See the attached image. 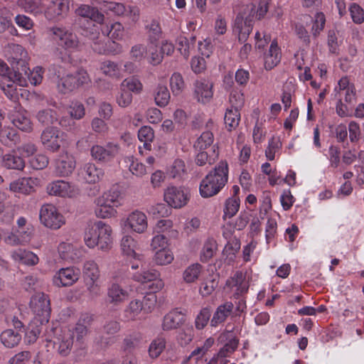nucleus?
Returning <instances> with one entry per match:
<instances>
[{
	"label": "nucleus",
	"instance_id": "e2e57ef3",
	"mask_svg": "<svg viewBox=\"0 0 364 364\" xmlns=\"http://www.w3.org/2000/svg\"><path fill=\"white\" fill-rule=\"evenodd\" d=\"M42 327L39 321L35 322L34 319L32 320L26 333V339L28 343H34L36 341L42 331Z\"/></svg>",
	"mask_w": 364,
	"mask_h": 364
},
{
	"label": "nucleus",
	"instance_id": "1a4fd4ad",
	"mask_svg": "<svg viewBox=\"0 0 364 364\" xmlns=\"http://www.w3.org/2000/svg\"><path fill=\"white\" fill-rule=\"evenodd\" d=\"M41 179L37 177H24L12 181L9 190L14 193L29 195L35 192L36 188L41 186Z\"/></svg>",
	"mask_w": 364,
	"mask_h": 364
},
{
	"label": "nucleus",
	"instance_id": "ddd939ff",
	"mask_svg": "<svg viewBox=\"0 0 364 364\" xmlns=\"http://www.w3.org/2000/svg\"><path fill=\"white\" fill-rule=\"evenodd\" d=\"M46 190L47 193L50 196L63 198L73 197L77 194V190L74 186L63 180H58L50 183L48 185Z\"/></svg>",
	"mask_w": 364,
	"mask_h": 364
},
{
	"label": "nucleus",
	"instance_id": "393cba45",
	"mask_svg": "<svg viewBox=\"0 0 364 364\" xmlns=\"http://www.w3.org/2000/svg\"><path fill=\"white\" fill-rule=\"evenodd\" d=\"M32 232V228L18 229L8 236L6 242L11 245H25L31 241Z\"/></svg>",
	"mask_w": 364,
	"mask_h": 364
},
{
	"label": "nucleus",
	"instance_id": "b1692460",
	"mask_svg": "<svg viewBox=\"0 0 364 364\" xmlns=\"http://www.w3.org/2000/svg\"><path fill=\"white\" fill-rule=\"evenodd\" d=\"M80 174L87 183H95L103 177L104 171L95 164L87 163L81 168Z\"/></svg>",
	"mask_w": 364,
	"mask_h": 364
},
{
	"label": "nucleus",
	"instance_id": "338daca9",
	"mask_svg": "<svg viewBox=\"0 0 364 364\" xmlns=\"http://www.w3.org/2000/svg\"><path fill=\"white\" fill-rule=\"evenodd\" d=\"M121 87L129 92L134 93H140L143 89L141 82L136 78L129 77L124 80L121 84Z\"/></svg>",
	"mask_w": 364,
	"mask_h": 364
},
{
	"label": "nucleus",
	"instance_id": "774afa93",
	"mask_svg": "<svg viewBox=\"0 0 364 364\" xmlns=\"http://www.w3.org/2000/svg\"><path fill=\"white\" fill-rule=\"evenodd\" d=\"M127 161L130 163L129 168L133 175L141 177L146 174V168L142 163L134 160L133 157H127Z\"/></svg>",
	"mask_w": 364,
	"mask_h": 364
},
{
	"label": "nucleus",
	"instance_id": "6e6552de",
	"mask_svg": "<svg viewBox=\"0 0 364 364\" xmlns=\"http://www.w3.org/2000/svg\"><path fill=\"white\" fill-rule=\"evenodd\" d=\"M335 98L342 99L348 105H355L356 102V92L355 86L350 82L348 77H341L338 85L335 87Z\"/></svg>",
	"mask_w": 364,
	"mask_h": 364
},
{
	"label": "nucleus",
	"instance_id": "2f4dec72",
	"mask_svg": "<svg viewBox=\"0 0 364 364\" xmlns=\"http://www.w3.org/2000/svg\"><path fill=\"white\" fill-rule=\"evenodd\" d=\"M12 258L17 262L27 265H35L38 262L36 255L30 251L18 249L11 253Z\"/></svg>",
	"mask_w": 364,
	"mask_h": 364
},
{
	"label": "nucleus",
	"instance_id": "9d476101",
	"mask_svg": "<svg viewBox=\"0 0 364 364\" xmlns=\"http://www.w3.org/2000/svg\"><path fill=\"white\" fill-rule=\"evenodd\" d=\"M124 225L132 232L142 234L148 228L147 216L144 212L135 210L127 215Z\"/></svg>",
	"mask_w": 364,
	"mask_h": 364
},
{
	"label": "nucleus",
	"instance_id": "7c9ffc66",
	"mask_svg": "<svg viewBox=\"0 0 364 364\" xmlns=\"http://www.w3.org/2000/svg\"><path fill=\"white\" fill-rule=\"evenodd\" d=\"M99 221L88 225L85 229L84 240L87 247L93 248L99 247Z\"/></svg>",
	"mask_w": 364,
	"mask_h": 364
},
{
	"label": "nucleus",
	"instance_id": "a878e982",
	"mask_svg": "<svg viewBox=\"0 0 364 364\" xmlns=\"http://www.w3.org/2000/svg\"><path fill=\"white\" fill-rule=\"evenodd\" d=\"M281 53L276 40H274L268 52L264 55V68L266 70H272L280 62Z\"/></svg>",
	"mask_w": 364,
	"mask_h": 364
},
{
	"label": "nucleus",
	"instance_id": "473e14b6",
	"mask_svg": "<svg viewBox=\"0 0 364 364\" xmlns=\"http://www.w3.org/2000/svg\"><path fill=\"white\" fill-rule=\"evenodd\" d=\"M12 122L14 126L23 132L32 130V123L25 111L16 112L12 117Z\"/></svg>",
	"mask_w": 364,
	"mask_h": 364
},
{
	"label": "nucleus",
	"instance_id": "7ed1b4c3",
	"mask_svg": "<svg viewBox=\"0 0 364 364\" xmlns=\"http://www.w3.org/2000/svg\"><path fill=\"white\" fill-rule=\"evenodd\" d=\"M48 34L59 46L65 50H74L78 47L77 36L65 28L53 26L48 29Z\"/></svg>",
	"mask_w": 364,
	"mask_h": 364
},
{
	"label": "nucleus",
	"instance_id": "c03bdc74",
	"mask_svg": "<svg viewBox=\"0 0 364 364\" xmlns=\"http://www.w3.org/2000/svg\"><path fill=\"white\" fill-rule=\"evenodd\" d=\"M254 114L256 117V122L252 132V137L254 142L258 144L264 139L265 136V133L263 131L265 119L259 118V112L257 110L254 111Z\"/></svg>",
	"mask_w": 364,
	"mask_h": 364
},
{
	"label": "nucleus",
	"instance_id": "79ce46f5",
	"mask_svg": "<svg viewBox=\"0 0 364 364\" xmlns=\"http://www.w3.org/2000/svg\"><path fill=\"white\" fill-rule=\"evenodd\" d=\"M214 135L213 132L207 130L203 132L194 144L196 150L202 151L212 147L214 144Z\"/></svg>",
	"mask_w": 364,
	"mask_h": 364
},
{
	"label": "nucleus",
	"instance_id": "e433bc0d",
	"mask_svg": "<svg viewBox=\"0 0 364 364\" xmlns=\"http://www.w3.org/2000/svg\"><path fill=\"white\" fill-rule=\"evenodd\" d=\"M99 4L100 11L107 14L111 12L117 16H122L127 12L126 7L121 3L103 1Z\"/></svg>",
	"mask_w": 364,
	"mask_h": 364
},
{
	"label": "nucleus",
	"instance_id": "423d86ee",
	"mask_svg": "<svg viewBox=\"0 0 364 364\" xmlns=\"http://www.w3.org/2000/svg\"><path fill=\"white\" fill-rule=\"evenodd\" d=\"M15 85L21 87L27 85V80L21 73L14 72L13 77H4L0 79V86L5 95L11 100L16 101L18 99V91Z\"/></svg>",
	"mask_w": 364,
	"mask_h": 364
},
{
	"label": "nucleus",
	"instance_id": "aec40b11",
	"mask_svg": "<svg viewBox=\"0 0 364 364\" xmlns=\"http://www.w3.org/2000/svg\"><path fill=\"white\" fill-rule=\"evenodd\" d=\"M233 31L237 33L239 41H246L252 31L251 20L245 19L241 15L238 14L235 19Z\"/></svg>",
	"mask_w": 364,
	"mask_h": 364
},
{
	"label": "nucleus",
	"instance_id": "cd10ccee",
	"mask_svg": "<svg viewBox=\"0 0 364 364\" xmlns=\"http://www.w3.org/2000/svg\"><path fill=\"white\" fill-rule=\"evenodd\" d=\"M226 284L230 287H236V294L241 295L247 293L249 289V282L246 279V276L242 272H237L235 275L229 279Z\"/></svg>",
	"mask_w": 364,
	"mask_h": 364
},
{
	"label": "nucleus",
	"instance_id": "8fccbe9b",
	"mask_svg": "<svg viewBox=\"0 0 364 364\" xmlns=\"http://www.w3.org/2000/svg\"><path fill=\"white\" fill-rule=\"evenodd\" d=\"M170 92L166 85H159L156 89L154 100L157 105L165 107L170 100Z\"/></svg>",
	"mask_w": 364,
	"mask_h": 364
},
{
	"label": "nucleus",
	"instance_id": "4c0bfd02",
	"mask_svg": "<svg viewBox=\"0 0 364 364\" xmlns=\"http://www.w3.org/2000/svg\"><path fill=\"white\" fill-rule=\"evenodd\" d=\"M82 273L85 280H99L100 277L99 267L93 260H89L84 263Z\"/></svg>",
	"mask_w": 364,
	"mask_h": 364
},
{
	"label": "nucleus",
	"instance_id": "37998d69",
	"mask_svg": "<svg viewBox=\"0 0 364 364\" xmlns=\"http://www.w3.org/2000/svg\"><path fill=\"white\" fill-rule=\"evenodd\" d=\"M139 139L144 142V146L147 150H151V143L154 139V132L149 126H144L141 127L138 132Z\"/></svg>",
	"mask_w": 364,
	"mask_h": 364
},
{
	"label": "nucleus",
	"instance_id": "ea45409f",
	"mask_svg": "<svg viewBox=\"0 0 364 364\" xmlns=\"http://www.w3.org/2000/svg\"><path fill=\"white\" fill-rule=\"evenodd\" d=\"M19 141V136L16 129L4 127L0 130V141L7 146H11Z\"/></svg>",
	"mask_w": 364,
	"mask_h": 364
},
{
	"label": "nucleus",
	"instance_id": "6ab92c4d",
	"mask_svg": "<svg viewBox=\"0 0 364 364\" xmlns=\"http://www.w3.org/2000/svg\"><path fill=\"white\" fill-rule=\"evenodd\" d=\"M55 347L60 355H66L70 351L73 343V334L69 330H64L53 341Z\"/></svg>",
	"mask_w": 364,
	"mask_h": 364
},
{
	"label": "nucleus",
	"instance_id": "bb28decb",
	"mask_svg": "<svg viewBox=\"0 0 364 364\" xmlns=\"http://www.w3.org/2000/svg\"><path fill=\"white\" fill-rule=\"evenodd\" d=\"M219 156L218 147L213 145L209 151H199L196 156V164L198 166H202L205 164H213L218 159Z\"/></svg>",
	"mask_w": 364,
	"mask_h": 364
},
{
	"label": "nucleus",
	"instance_id": "f704fd0d",
	"mask_svg": "<svg viewBox=\"0 0 364 364\" xmlns=\"http://www.w3.org/2000/svg\"><path fill=\"white\" fill-rule=\"evenodd\" d=\"M2 166L8 169L23 170L25 167V162L19 156L6 154L3 156Z\"/></svg>",
	"mask_w": 364,
	"mask_h": 364
},
{
	"label": "nucleus",
	"instance_id": "c9c22d12",
	"mask_svg": "<svg viewBox=\"0 0 364 364\" xmlns=\"http://www.w3.org/2000/svg\"><path fill=\"white\" fill-rule=\"evenodd\" d=\"M96 208H95V215L98 218H108L114 216L117 211L114 209V206L105 203L103 200L97 198L95 200Z\"/></svg>",
	"mask_w": 364,
	"mask_h": 364
},
{
	"label": "nucleus",
	"instance_id": "2eb2a0df",
	"mask_svg": "<svg viewBox=\"0 0 364 364\" xmlns=\"http://www.w3.org/2000/svg\"><path fill=\"white\" fill-rule=\"evenodd\" d=\"M97 3V1H92V5L81 4L76 9L75 13L81 17L88 18L98 23H102L105 20V16L102 11H100V6H95Z\"/></svg>",
	"mask_w": 364,
	"mask_h": 364
},
{
	"label": "nucleus",
	"instance_id": "f8f14e48",
	"mask_svg": "<svg viewBox=\"0 0 364 364\" xmlns=\"http://www.w3.org/2000/svg\"><path fill=\"white\" fill-rule=\"evenodd\" d=\"M76 162L73 155L67 151L60 154L55 162V171L59 176H68L75 168Z\"/></svg>",
	"mask_w": 364,
	"mask_h": 364
},
{
	"label": "nucleus",
	"instance_id": "4468645a",
	"mask_svg": "<svg viewBox=\"0 0 364 364\" xmlns=\"http://www.w3.org/2000/svg\"><path fill=\"white\" fill-rule=\"evenodd\" d=\"M92 157L99 161H109L119 152V146L114 144H107L106 146L95 145L90 150Z\"/></svg>",
	"mask_w": 364,
	"mask_h": 364
},
{
	"label": "nucleus",
	"instance_id": "f03ea898",
	"mask_svg": "<svg viewBox=\"0 0 364 364\" xmlns=\"http://www.w3.org/2000/svg\"><path fill=\"white\" fill-rule=\"evenodd\" d=\"M30 306L34 314L35 322L39 321L41 326L48 322L51 309L48 295L41 292L36 294L31 299Z\"/></svg>",
	"mask_w": 364,
	"mask_h": 364
},
{
	"label": "nucleus",
	"instance_id": "0e129e2a",
	"mask_svg": "<svg viewBox=\"0 0 364 364\" xmlns=\"http://www.w3.org/2000/svg\"><path fill=\"white\" fill-rule=\"evenodd\" d=\"M217 250V243L213 239L208 240L203 247L200 258L203 262H206L213 257Z\"/></svg>",
	"mask_w": 364,
	"mask_h": 364
},
{
	"label": "nucleus",
	"instance_id": "3c124183",
	"mask_svg": "<svg viewBox=\"0 0 364 364\" xmlns=\"http://www.w3.org/2000/svg\"><path fill=\"white\" fill-rule=\"evenodd\" d=\"M59 92L69 93L76 89V84L73 80V74H68L60 77L57 84Z\"/></svg>",
	"mask_w": 364,
	"mask_h": 364
},
{
	"label": "nucleus",
	"instance_id": "39448f33",
	"mask_svg": "<svg viewBox=\"0 0 364 364\" xmlns=\"http://www.w3.org/2000/svg\"><path fill=\"white\" fill-rule=\"evenodd\" d=\"M65 134L56 127H50L44 129L41 141L46 149L55 152L65 144Z\"/></svg>",
	"mask_w": 364,
	"mask_h": 364
},
{
	"label": "nucleus",
	"instance_id": "69168bd1",
	"mask_svg": "<svg viewBox=\"0 0 364 364\" xmlns=\"http://www.w3.org/2000/svg\"><path fill=\"white\" fill-rule=\"evenodd\" d=\"M105 203L112 205L117 206L119 203L120 193L116 188H112L105 192L101 196L98 197Z\"/></svg>",
	"mask_w": 364,
	"mask_h": 364
},
{
	"label": "nucleus",
	"instance_id": "5701e85b",
	"mask_svg": "<svg viewBox=\"0 0 364 364\" xmlns=\"http://www.w3.org/2000/svg\"><path fill=\"white\" fill-rule=\"evenodd\" d=\"M213 85L206 80H196L195 82V95L198 102L206 103L213 97Z\"/></svg>",
	"mask_w": 364,
	"mask_h": 364
},
{
	"label": "nucleus",
	"instance_id": "dca6fc26",
	"mask_svg": "<svg viewBox=\"0 0 364 364\" xmlns=\"http://www.w3.org/2000/svg\"><path fill=\"white\" fill-rule=\"evenodd\" d=\"M128 297V291L117 283H112L107 288V299L109 304L118 306L124 302Z\"/></svg>",
	"mask_w": 364,
	"mask_h": 364
},
{
	"label": "nucleus",
	"instance_id": "13d9d810",
	"mask_svg": "<svg viewBox=\"0 0 364 364\" xmlns=\"http://www.w3.org/2000/svg\"><path fill=\"white\" fill-rule=\"evenodd\" d=\"M170 87L173 95H179L185 88V82L179 73H174L170 78Z\"/></svg>",
	"mask_w": 364,
	"mask_h": 364
},
{
	"label": "nucleus",
	"instance_id": "c85d7f7f",
	"mask_svg": "<svg viewBox=\"0 0 364 364\" xmlns=\"http://www.w3.org/2000/svg\"><path fill=\"white\" fill-rule=\"evenodd\" d=\"M121 249L124 255L127 257L141 259V255L137 254L136 250L138 249L137 242L130 235H125L121 240Z\"/></svg>",
	"mask_w": 364,
	"mask_h": 364
},
{
	"label": "nucleus",
	"instance_id": "680f3d73",
	"mask_svg": "<svg viewBox=\"0 0 364 364\" xmlns=\"http://www.w3.org/2000/svg\"><path fill=\"white\" fill-rule=\"evenodd\" d=\"M211 315L210 307L203 308L198 314L197 315L195 320V326L197 329L201 330L204 328L208 321L210 320Z\"/></svg>",
	"mask_w": 364,
	"mask_h": 364
},
{
	"label": "nucleus",
	"instance_id": "603ef678",
	"mask_svg": "<svg viewBox=\"0 0 364 364\" xmlns=\"http://www.w3.org/2000/svg\"><path fill=\"white\" fill-rule=\"evenodd\" d=\"M100 69L105 75L109 77L116 79L121 77L120 69L118 65L112 61L106 60L102 62Z\"/></svg>",
	"mask_w": 364,
	"mask_h": 364
},
{
	"label": "nucleus",
	"instance_id": "412c9836",
	"mask_svg": "<svg viewBox=\"0 0 364 364\" xmlns=\"http://www.w3.org/2000/svg\"><path fill=\"white\" fill-rule=\"evenodd\" d=\"M234 305L231 301H226L219 305L210 320V326L216 327L224 323L232 312Z\"/></svg>",
	"mask_w": 364,
	"mask_h": 364
},
{
	"label": "nucleus",
	"instance_id": "c756f323",
	"mask_svg": "<svg viewBox=\"0 0 364 364\" xmlns=\"http://www.w3.org/2000/svg\"><path fill=\"white\" fill-rule=\"evenodd\" d=\"M112 229L109 225L99 221V247L101 250H107L111 247L112 243Z\"/></svg>",
	"mask_w": 364,
	"mask_h": 364
},
{
	"label": "nucleus",
	"instance_id": "20e7f679",
	"mask_svg": "<svg viewBox=\"0 0 364 364\" xmlns=\"http://www.w3.org/2000/svg\"><path fill=\"white\" fill-rule=\"evenodd\" d=\"M39 218L44 226L53 230L59 229L65 223L63 215L51 203H46L41 206Z\"/></svg>",
	"mask_w": 364,
	"mask_h": 364
},
{
	"label": "nucleus",
	"instance_id": "de8ad7c7",
	"mask_svg": "<svg viewBox=\"0 0 364 364\" xmlns=\"http://www.w3.org/2000/svg\"><path fill=\"white\" fill-rule=\"evenodd\" d=\"M149 39L153 42L159 40L162 33L160 23L156 19H152L145 26Z\"/></svg>",
	"mask_w": 364,
	"mask_h": 364
},
{
	"label": "nucleus",
	"instance_id": "9b49d317",
	"mask_svg": "<svg viewBox=\"0 0 364 364\" xmlns=\"http://www.w3.org/2000/svg\"><path fill=\"white\" fill-rule=\"evenodd\" d=\"M164 200L170 206L181 208L187 203L189 197L181 187L169 186L165 190Z\"/></svg>",
	"mask_w": 364,
	"mask_h": 364
},
{
	"label": "nucleus",
	"instance_id": "4be33fe9",
	"mask_svg": "<svg viewBox=\"0 0 364 364\" xmlns=\"http://www.w3.org/2000/svg\"><path fill=\"white\" fill-rule=\"evenodd\" d=\"M69 10L68 0H54L48 6L46 16L50 20L65 15Z\"/></svg>",
	"mask_w": 364,
	"mask_h": 364
},
{
	"label": "nucleus",
	"instance_id": "4d7b16f0",
	"mask_svg": "<svg viewBox=\"0 0 364 364\" xmlns=\"http://www.w3.org/2000/svg\"><path fill=\"white\" fill-rule=\"evenodd\" d=\"M58 250L64 259L75 261L79 258L77 250L71 244L61 243L58 247Z\"/></svg>",
	"mask_w": 364,
	"mask_h": 364
},
{
	"label": "nucleus",
	"instance_id": "a19ab883",
	"mask_svg": "<svg viewBox=\"0 0 364 364\" xmlns=\"http://www.w3.org/2000/svg\"><path fill=\"white\" fill-rule=\"evenodd\" d=\"M202 271V265L198 263L192 264L183 271V279L186 283L196 282L198 279Z\"/></svg>",
	"mask_w": 364,
	"mask_h": 364
},
{
	"label": "nucleus",
	"instance_id": "09e8293b",
	"mask_svg": "<svg viewBox=\"0 0 364 364\" xmlns=\"http://www.w3.org/2000/svg\"><path fill=\"white\" fill-rule=\"evenodd\" d=\"M240 208V199L238 197L228 198L225 203L223 218H231L238 212Z\"/></svg>",
	"mask_w": 364,
	"mask_h": 364
},
{
	"label": "nucleus",
	"instance_id": "a211bd4d",
	"mask_svg": "<svg viewBox=\"0 0 364 364\" xmlns=\"http://www.w3.org/2000/svg\"><path fill=\"white\" fill-rule=\"evenodd\" d=\"M184 322V314L177 310H173L164 316L161 326L164 331H171L179 328Z\"/></svg>",
	"mask_w": 364,
	"mask_h": 364
},
{
	"label": "nucleus",
	"instance_id": "bf43d9fd",
	"mask_svg": "<svg viewBox=\"0 0 364 364\" xmlns=\"http://www.w3.org/2000/svg\"><path fill=\"white\" fill-rule=\"evenodd\" d=\"M195 37L191 41L185 36H179L177 38L178 50L184 58H188L190 55V50L193 48Z\"/></svg>",
	"mask_w": 364,
	"mask_h": 364
},
{
	"label": "nucleus",
	"instance_id": "052dcab7",
	"mask_svg": "<svg viewBox=\"0 0 364 364\" xmlns=\"http://www.w3.org/2000/svg\"><path fill=\"white\" fill-rule=\"evenodd\" d=\"M159 277V273L155 269L144 270L141 273L134 274V280L145 284L155 281Z\"/></svg>",
	"mask_w": 364,
	"mask_h": 364
},
{
	"label": "nucleus",
	"instance_id": "0eeeda50",
	"mask_svg": "<svg viewBox=\"0 0 364 364\" xmlns=\"http://www.w3.org/2000/svg\"><path fill=\"white\" fill-rule=\"evenodd\" d=\"M80 271L75 267H66L59 269L53 277V283L58 287H70L78 281Z\"/></svg>",
	"mask_w": 364,
	"mask_h": 364
},
{
	"label": "nucleus",
	"instance_id": "864d4df0",
	"mask_svg": "<svg viewBox=\"0 0 364 364\" xmlns=\"http://www.w3.org/2000/svg\"><path fill=\"white\" fill-rule=\"evenodd\" d=\"M18 5L26 12L37 14L42 11L41 0H18Z\"/></svg>",
	"mask_w": 364,
	"mask_h": 364
},
{
	"label": "nucleus",
	"instance_id": "58836bf2",
	"mask_svg": "<svg viewBox=\"0 0 364 364\" xmlns=\"http://www.w3.org/2000/svg\"><path fill=\"white\" fill-rule=\"evenodd\" d=\"M0 338L4 346L14 348L20 343L21 336L12 329H7L1 333Z\"/></svg>",
	"mask_w": 364,
	"mask_h": 364
},
{
	"label": "nucleus",
	"instance_id": "49530a36",
	"mask_svg": "<svg viewBox=\"0 0 364 364\" xmlns=\"http://www.w3.org/2000/svg\"><path fill=\"white\" fill-rule=\"evenodd\" d=\"M166 341L163 337H157L150 343L149 355L151 358H158L166 348Z\"/></svg>",
	"mask_w": 364,
	"mask_h": 364
},
{
	"label": "nucleus",
	"instance_id": "72a5a7b5",
	"mask_svg": "<svg viewBox=\"0 0 364 364\" xmlns=\"http://www.w3.org/2000/svg\"><path fill=\"white\" fill-rule=\"evenodd\" d=\"M141 313L144 314L143 306L140 302V299H133L126 306L124 316L128 321L135 320Z\"/></svg>",
	"mask_w": 364,
	"mask_h": 364
},
{
	"label": "nucleus",
	"instance_id": "f3484780",
	"mask_svg": "<svg viewBox=\"0 0 364 364\" xmlns=\"http://www.w3.org/2000/svg\"><path fill=\"white\" fill-rule=\"evenodd\" d=\"M93 321V316L85 313L82 314L77 323L75 325L73 333V336L76 337V340L79 342L83 341V339L87 336L89 333V328Z\"/></svg>",
	"mask_w": 364,
	"mask_h": 364
},
{
	"label": "nucleus",
	"instance_id": "a18cd8bd",
	"mask_svg": "<svg viewBox=\"0 0 364 364\" xmlns=\"http://www.w3.org/2000/svg\"><path fill=\"white\" fill-rule=\"evenodd\" d=\"M173 260V253L167 247L158 250L155 252L154 261L158 265H166L171 264Z\"/></svg>",
	"mask_w": 364,
	"mask_h": 364
},
{
	"label": "nucleus",
	"instance_id": "5fc2aeb1",
	"mask_svg": "<svg viewBox=\"0 0 364 364\" xmlns=\"http://www.w3.org/2000/svg\"><path fill=\"white\" fill-rule=\"evenodd\" d=\"M240 121V109L228 108L225 114V123L230 130L236 128Z\"/></svg>",
	"mask_w": 364,
	"mask_h": 364
},
{
	"label": "nucleus",
	"instance_id": "f257e3e1",
	"mask_svg": "<svg viewBox=\"0 0 364 364\" xmlns=\"http://www.w3.org/2000/svg\"><path fill=\"white\" fill-rule=\"evenodd\" d=\"M228 180V165L221 161L215 168L202 180L200 193L203 198H209L218 193Z\"/></svg>",
	"mask_w": 364,
	"mask_h": 364
},
{
	"label": "nucleus",
	"instance_id": "6e6d98bb",
	"mask_svg": "<svg viewBox=\"0 0 364 364\" xmlns=\"http://www.w3.org/2000/svg\"><path fill=\"white\" fill-rule=\"evenodd\" d=\"M38 121L43 125H50L57 121L56 112L51 109L40 110L37 114Z\"/></svg>",
	"mask_w": 364,
	"mask_h": 364
}]
</instances>
